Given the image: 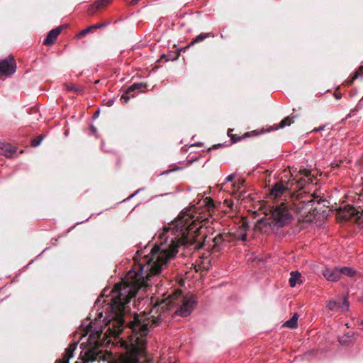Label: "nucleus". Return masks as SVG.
Instances as JSON below:
<instances>
[{"label":"nucleus","instance_id":"nucleus-36","mask_svg":"<svg viewBox=\"0 0 363 363\" xmlns=\"http://www.w3.org/2000/svg\"><path fill=\"white\" fill-rule=\"evenodd\" d=\"M313 201V199H311V200L308 201V203H311V202H312Z\"/></svg>","mask_w":363,"mask_h":363},{"label":"nucleus","instance_id":"nucleus-1","mask_svg":"<svg viewBox=\"0 0 363 363\" xmlns=\"http://www.w3.org/2000/svg\"><path fill=\"white\" fill-rule=\"evenodd\" d=\"M211 213H199L196 216L181 213L168 226L163 228L159 235L160 246L155 245L149 255L144 256V264L138 265V269L134 274L130 272L127 281L116 284L111 291V297L105 301L111 312L110 319L104 329H93L92 323L86 327V334H89V344L93 348L85 352L84 361L100 360L104 355L98 347L106 342V338L118 337L127 327L131 330L129 344L126 352L120 355L117 363H149L146 350V336L150 328L157 326L166 318L168 311L176 308L174 313L182 317L191 314L196 305V297L193 295L184 296L181 290H176L167 298L157 301L151 313V317L135 314L133 317L125 314V306L135 296L138 291L147 286L151 277L160 273L162 266L173 257L178 252L180 245H195V249L199 250L206 245L207 233H213V224Z\"/></svg>","mask_w":363,"mask_h":363},{"label":"nucleus","instance_id":"nucleus-9","mask_svg":"<svg viewBox=\"0 0 363 363\" xmlns=\"http://www.w3.org/2000/svg\"><path fill=\"white\" fill-rule=\"evenodd\" d=\"M323 274L328 281H336L340 278V268H326Z\"/></svg>","mask_w":363,"mask_h":363},{"label":"nucleus","instance_id":"nucleus-34","mask_svg":"<svg viewBox=\"0 0 363 363\" xmlns=\"http://www.w3.org/2000/svg\"><path fill=\"white\" fill-rule=\"evenodd\" d=\"M248 227V225L247 223H243L240 228L242 229V230H246L247 228Z\"/></svg>","mask_w":363,"mask_h":363},{"label":"nucleus","instance_id":"nucleus-31","mask_svg":"<svg viewBox=\"0 0 363 363\" xmlns=\"http://www.w3.org/2000/svg\"><path fill=\"white\" fill-rule=\"evenodd\" d=\"M339 342L340 344L342 345H345L347 344V340L344 339V337H340L339 338Z\"/></svg>","mask_w":363,"mask_h":363},{"label":"nucleus","instance_id":"nucleus-13","mask_svg":"<svg viewBox=\"0 0 363 363\" xmlns=\"http://www.w3.org/2000/svg\"><path fill=\"white\" fill-rule=\"evenodd\" d=\"M215 37V35L214 33L210 32V33H201V34H199V35H197L195 38L192 39V40L191 41L190 44L186 47L185 49L195 45L196 43H201L203 42L205 39L206 38H214Z\"/></svg>","mask_w":363,"mask_h":363},{"label":"nucleus","instance_id":"nucleus-2","mask_svg":"<svg viewBox=\"0 0 363 363\" xmlns=\"http://www.w3.org/2000/svg\"><path fill=\"white\" fill-rule=\"evenodd\" d=\"M302 177L298 179H293L288 181H280L277 182L271 189L270 196L277 199L282 196L291 195V191L302 189L306 183H312L313 176H311V171L306 169H301L298 172Z\"/></svg>","mask_w":363,"mask_h":363},{"label":"nucleus","instance_id":"nucleus-28","mask_svg":"<svg viewBox=\"0 0 363 363\" xmlns=\"http://www.w3.org/2000/svg\"><path fill=\"white\" fill-rule=\"evenodd\" d=\"M325 128V125H321L318 128H315L313 130V132H319L320 130H324Z\"/></svg>","mask_w":363,"mask_h":363},{"label":"nucleus","instance_id":"nucleus-23","mask_svg":"<svg viewBox=\"0 0 363 363\" xmlns=\"http://www.w3.org/2000/svg\"><path fill=\"white\" fill-rule=\"evenodd\" d=\"M111 1L112 0H97L95 1V3L96 4V7L101 9L108 5Z\"/></svg>","mask_w":363,"mask_h":363},{"label":"nucleus","instance_id":"nucleus-20","mask_svg":"<svg viewBox=\"0 0 363 363\" xmlns=\"http://www.w3.org/2000/svg\"><path fill=\"white\" fill-rule=\"evenodd\" d=\"M67 89L69 91H73L77 94H81L83 89L81 86H78L74 84H66Z\"/></svg>","mask_w":363,"mask_h":363},{"label":"nucleus","instance_id":"nucleus-30","mask_svg":"<svg viewBox=\"0 0 363 363\" xmlns=\"http://www.w3.org/2000/svg\"><path fill=\"white\" fill-rule=\"evenodd\" d=\"M125 1L128 4H131V5H135L138 2V0H125Z\"/></svg>","mask_w":363,"mask_h":363},{"label":"nucleus","instance_id":"nucleus-5","mask_svg":"<svg viewBox=\"0 0 363 363\" xmlns=\"http://www.w3.org/2000/svg\"><path fill=\"white\" fill-rule=\"evenodd\" d=\"M16 65L13 55L0 60V77L9 76L16 72Z\"/></svg>","mask_w":363,"mask_h":363},{"label":"nucleus","instance_id":"nucleus-32","mask_svg":"<svg viewBox=\"0 0 363 363\" xmlns=\"http://www.w3.org/2000/svg\"><path fill=\"white\" fill-rule=\"evenodd\" d=\"M355 79H353V76L351 77V79L347 80L345 82L347 85H351L353 82L354 81Z\"/></svg>","mask_w":363,"mask_h":363},{"label":"nucleus","instance_id":"nucleus-29","mask_svg":"<svg viewBox=\"0 0 363 363\" xmlns=\"http://www.w3.org/2000/svg\"><path fill=\"white\" fill-rule=\"evenodd\" d=\"M235 178V176L233 174H230V175H228L226 179H225V181L226 182H232Z\"/></svg>","mask_w":363,"mask_h":363},{"label":"nucleus","instance_id":"nucleus-27","mask_svg":"<svg viewBox=\"0 0 363 363\" xmlns=\"http://www.w3.org/2000/svg\"><path fill=\"white\" fill-rule=\"evenodd\" d=\"M333 96L336 99H340L342 98V94L336 89L334 93Z\"/></svg>","mask_w":363,"mask_h":363},{"label":"nucleus","instance_id":"nucleus-37","mask_svg":"<svg viewBox=\"0 0 363 363\" xmlns=\"http://www.w3.org/2000/svg\"><path fill=\"white\" fill-rule=\"evenodd\" d=\"M243 182H244V181H242H242H240L239 184H242Z\"/></svg>","mask_w":363,"mask_h":363},{"label":"nucleus","instance_id":"nucleus-10","mask_svg":"<svg viewBox=\"0 0 363 363\" xmlns=\"http://www.w3.org/2000/svg\"><path fill=\"white\" fill-rule=\"evenodd\" d=\"M62 30V26L57 27L55 29L51 30L46 38L43 41V44L45 45H51L55 43L57 36L60 34Z\"/></svg>","mask_w":363,"mask_h":363},{"label":"nucleus","instance_id":"nucleus-11","mask_svg":"<svg viewBox=\"0 0 363 363\" xmlns=\"http://www.w3.org/2000/svg\"><path fill=\"white\" fill-rule=\"evenodd\" d=\"M108 24H109L108 22H103V23H99L94 24V25L90 26L87 27L86 28L81 30L76 35V37L78 38H82L84 37L86 34L92 32L93 30H94L96 29L104 28L106 26H108Z\"/></svg>","mask_w":363,"mask_h":363},{"label":"nucleus","instance_id":"nucleus-6","mask_svg":"<svg viewBox=\"0 0 363 363\" xmlns=\"http://www.w3.org/2000/svg\"><path fill=\"white\" fill-rule=\"evenodd\" d=\"M147 84L143 82L140 83H134L131 86H130L121 95V100H123V103H128V100L130 98H134L135 96V91L138 92H143L144 89H146Z\"/></svg>","mask_w":363,"mask_h":363},{"label":"nucleus","instance_id":"nucleus-39","mask_svg":"<svg viewBox=\"0 0 363 363\" xmlns=\"http://www.w3.org/2000/svg\"><path fill=\"white\" fill-rule=\"evenodd\" d=\"M140 0H138V1H139Z\"/></svg>","mask_w":363,"mask_h":363},{"label":"nucleus","instance_id":"nucleus-17","mask_svg":"<svg viewBox=\"0 0 363 363\" xmlns=\"http://www.w3.org/2000/svg\"><path fill=\"white\" fill-rule=\"evenodd\" d=\"M181 50H177V52H171L168 55H162L160 61H162V60H164L165 62L175 60L179 57Z\"/></svg>","mask_w":363,"mask_h":363},{"label":"nucleus","instance_id":"nucleus-33","mask_svg":"<svg viewBox=\"0 0 363 363\" xmlns=\"http://www.w3.org/2000/svg\"><path fill=\"white\" fill-rule=\"evenodd\" d=\"M239 239H240L242 241H245L247 240V234L246 233H244L242 234L240 238Z\"/></svg>","mask_w":363,"mask_h":363},{"label":"nucleus","instance_id":"nucleus-38","mask_svg":"<svg viewBox=\"0 0 363 363\" xmlns=\"http://www.w3.org/2000/svg\"><path fill=\"white\" fill-rule=\"evenodd\" d=\"M362 325H363V320L362 321Z\"/></svg>","mask_w":363,"mask_h":363},{"label":"nucleus","instance_id":"nucleus-22","mask_svg":"<svg viewBox=\"0 0 363 363\" xmlns=\"http://www.w3.org/2000/svg\"><path fill=\"white\" fill-rule=\"evenodd\" d=\"M339 303L334 300H330L328 303V308L330 311H335L340 309L338 307Z\"/></svg>","mask_w":363,"mask_h":363},{"label":"nucleus","instance_id":"nucleus-40","mask_svg":"<svg viewBox=\"0 0 363 363\" xmlns=\"http://www.w3.org/2000/svg\"><path fill=\"white\" fill-rule=\"evenodd\" d=\"M76 363H77V362H76Z\"/></svg>","mask_w":363,"mask_h":363},{"label":"nucleus","instance_id":"nucleus-3","mask_svg":"<svg viewBox=\"0 0 363 363\" xmlns=\"http://www.w3.org/2000/svg\"><path fill=\"white\" fill-rule=\"evenodd\" d=\"M291 208V205L286 202H281L276 206L270 207L269 211L271 215L270 219H272L271 224L279 228L289 224L292 219V215L289 211Z\"/></svg>","mask_w":363,"mask_h":363},{"label":"nucleus","instance_id":"nucleus-7","mask_svg":"<svg viewBox=\"0 0 363 363\" xmlns=\"http://www.w3.org/2000/svg\"><path fill=\"white\" fill-rule=\"evenodd\" d=\"M337 213L344 220H347L353 216H357V220H361L363 215V211L360 212L352 206L347 205L343 208H340Z\"/></svg>","mask_w":363,"mask_h":363},{"label":"nucleus","instance_id":"nucleus-19","mask_svg":"<svg viewBox=\"0 0 363 363\" xmlns=\"http://www.w3.org/2000/svg\"><path fill=\"white\" fill-rule=\"evenodd\" d=\"M340 276L342 274H343V275H346L349 277H352L355 275L356 271L352 268L345 267L340 269Z\"/></svg>","mask_w":363,"mask_h":363},{"label":"nucleus","instance_id":"nucleus-14","mask_svg":"<svg viewBox=\"0 0 363 363\" xmlns=\"http://www.w3.org/2000/svg\"><path fill=\"white\" fill-rule=\"evenodd\" d=\"M232 132H233V130L229 129L228 130V135L231 138V140H233V143H237L242 138H248L252 135H257L259 134L256 130H253L251 132H247L242 137H239V136H237L236 135H233L232 133Z\"/></svg>","mask_w":363,"mask_h":363},{"label":"nucleus","instance_id":"nucleus-25","mask_svg":"<svg viewBox=\"0 0 363 363\" xmlns=\"http://www.w3.org/2000/svg\"><path fill=\"white\" fill-rule=\"evenodd\" d=\"M98 9H99V8L96 7V4L94 2V4L91 5L88 9L87 13L89 15L91 16L94 14Z\"/></svg>","mask_w":363,"mask_h":363},{"label":"nucleus","instance_id":"nucleus-24","mask_svg":"<svg viewBox=\"0 0 363 363\" xmlns=\"http://www.w3.org/2000/svg\"><path fill=\"white\" fill-rule=\"evenodd\" d=\"M43 138H44V136L43 135H40L37 136L36 138L32 139L31 145L33 147L38 146L41 143Z\"/></svg>","mask_w":363,"mask_h":363},{"label":"nucleus","instance_id":"nucleus-18","mask_svg":"<svg viewBox=\"0 0 363 363\" xmlns=\"http://www.w3.org/2000/svg\"><path fill=\"white\" fill-rule=\"evenodd\" d=\"M1 154L4 155L6 157H11L16 152V148L10 145H4V147H1Z\"/></svg>","mask_w":363,"mask_h":363},{"label":"nucleus","instance_id":"nucleus-8","mask_svg":"<svg viewBox=\"0 0 363 363\" xmlns=\"http://www.w3.org/2000/svg\"><path fill=\"white\" fill-rule=\"evenodd\" d=\"M78 343L77 342H71L68 347L65 349L62 359H57L55 363H69L70 358L73 357V353L77 349Z\"/></svg>","mask_w":363,"mask_h":363},{"label":"nucleus","instance_id":"nucleus-26","mask_svg":"<svg viewBox=\"0 0 363 363\" xmlns=\"http://www.w3.org/2000/svg\"><path fill=\"white\" fill-rule=\"evenodd\" d=\"M359 76H363V66L359 67L353 75V79H357Z\"/></svg>","mask_w":363,"mask_h":363},{"label":"nucleus","instance_id":"nucleus-4","mask_svg":"<svg viewBox=\"0 0 363 363\" xmlns=\"http://www.w3.org/2000/svg\"><path fill=\"white\" fill-rule=\"evenodd\" d=\"M233 235L230 233H222L216 235L213 239V244H209L208 250L211 253L218 252L224 248L226 243L232 242Z\"/></svg>","mask_w":363,"mask_h":363},{"label":"nucleus","instance_id":"nucleus-15","mask_svg":"<svg viewBox=\"0 0 363 363\" xmlns=\"http://www.w3.org/2000/svg\"><path fill=\"white\" fill-rule=\"evenodd\" d=\"M290 275H291V277L289 280L290 286L294 287L297 283L301 282V275L298 272L292 271L291 272Z\"/></svg>","mask_w":363,"mask_h":363},{"label":"nucleus","instance_id":"nucleus-12","mask_svg":"<svg viewBox=\"0 0 363 363\" xmlns=\"http://www.w3.org/2000/svg\"><path fill=\"white\" fill-rule=\"evenodd\" d=\"M298 117L299 115L294 114V113H292L290 116L284 118L279 125H274L272 129L278 130L279 128H282L286 125H290L291 123L294 122V120L298 118Z\"/></svg>","mask_w":363,"mask_h":363},{"label":"nucleus","instance_id":"nucleus-35","mask_svg":"<svg viewBox=\"0 0 363 363\" xmlns=\"http://www.w3.org/2000/svg\"><path fill=\"white\" fill-rule=\"evenodd\" d=\"M220 146H221L220 144L215 145L212 147L209 148L208 150H211L212 148L216 149V148H217L218 147H220Z\"/></svg>","mask_w":363,"mask_h":363},{"label":"nucleus","instance_id":"nucleus-21","mask_svg":"<svg viewBox=\"0 0 363 363\" xmlns=\"http://www.w3.org/2000/svg\"><path fill=\"white\" fill-rule=\"evenodd\" d=\"M339 305L338 307L340 310L342 311H347L349 308V302L346 298H345L341 301H338Z\"/></svg>","mask_w":363,"mask_h":363},{"label":"nucleus","instance_id":"nucleus-16","mask_svg":"<svg viewBox=\"0 0 363 363\" xmlns=\"http://www.w3.org/2000/svg\"><path fill=\"white\" fill-rule=\"evenodd\" d=\"M298 313H295L293 316L284 324V326L289 328H296L298 326Z\"/></svg>","mask_w":363,"mask_h":363}]
</instances>
